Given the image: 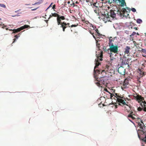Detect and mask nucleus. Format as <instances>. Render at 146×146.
<instances>
[{
    "mask_svg": "<svg viewBox=\"0 0 146 146\" xmlns=\"http://www.w3.org/2000/svg\"><path fill=\"white\" fill-rule=\"evenodd\" d=\"M115 12H116V11L111 10L109 15L107 11L103 10L102 12H100V17L99 18L102 19L105 23L107 21H111L110 17L112 18H114L116 17V13Z\"/></svg>",
    "mask_w": 146,
    "mask_h": 146,
    "instance_id": "nucleus-1",
    "label": "nucleus"
},
{
    "mask_svg": "<svg viewBox=\"0 0 146 146\" xmlns=\"http://www.w3.org/2000/svg\"><path fill=\"white\" fill-rule=\"evenodd\" d=\"M145 120L143 121V120H141V122L139 123V124H138V125L140 127V129H142L141 130L138 131V136L140 139L141 138V136L140 135V133L141 135H143L144 134L145 136L146 135V132L145 131V126L144 122H145Z\"/></svg>",
    "mask_w": 146,
    "mask_h": 146,
    "instance_id": "nucleus-2",
    "label": "nucleus"
},
{
    "mask_svg": "<svg viewBox=\"0 0 146 146\" xmlns=\"http://www.w3.org/2000/svg\"><path fill=\"white\" fill-rule=\"evenodd\" d=\"M97 59L95 60V61L96 62V66L94 68V73H95L96 71H99V70H95V69L98 67L99 66V64H100V63L99 62V59L100 60L102 61V58L103 57V52L102 51H101L100 54H99V55L97 56Z\"/></svg>",
    "mask_w": 146,
    "mask_h": 146,
    "instance_id": "nucleus-3",
    "label": "nucleus"
},
{
    "mask_svg": "<svg viewBox=\"0 0 146 146\" xmlns=\"http://www.w3.org/2000/svg\"><path fill=\"white\" fill-rule=\"evenodd\" d=\"M96 80L98 81L95 84L98 86H101L102 84H105L107 83V79L104 77H101L100 78H97Z\"/></svg>",
    "mask_w": 146,
    "mask_h": 146,
    "instance_id": "nucleus-4",
    "label": "nucleus"
},
{
    "mask_svg": "<svg viewBox=\"0 0 146 146\" xmlns=\"http://www.w3.org/2000/svg\"><path fill=\"white\" fill-rule=\"evenodd\" d=\"M109 3L111 4L113 1L114 2H116L117 5L121 7H123L125 5H126V3L125 0H108Z\"/></svg>",
    "mask_w": 146,
    "mask_h": 146,
    "instance_id": "nucleus-5",
    "label": "nucleus"
},
{
    "mask_svg": "<svg viewBox=\"0 0 146 146\" xmlns=\"http://www.w3.org/2000/svg\"><path fill=\"white\" fill-rule=\"evenodd\" d=\"M57 23L58 25H60V27L62 28L63 31H65V29L66 28V23L65 22H61V20L59 18V17L57 18Z\"/></svg>",
    "mask_w": 146,
    "mask_h": 146,
    "instance_id": "nucleus-6",
    "label": "nucleus"
},
{
    "mask_svg": "<svg viewBox=\"0 0 146 146\" xmlns=\"http://www.w3.org/2000/svg\"><path fill=\"white\" fill-rule=\"evenodd\" d=\"M110 48L109 49L111 52H113L115 53H117L118 47L117 45L115 46L113 45V44H111L109 46Z\"/></svg>",
    "mask_w": 146,
    "mask_h": 146,
    "instance_id": "nucleus-7",
    "label": "nucleus"
},
{
    "mask_svg": "<svg viewBox=\"0 0 146 146\" xmlns=\"http://www.w3.org/2000/svg\"><path fill=\"white\" fill-rule=\"evenodd\" d=\"M133 97L134 98L136 99V100L140 104L142 101H143L144 100V98L139 94L137 95L136 96H134Z\"/></svg>",
    "mask_w": 146,
    "mask_h": 146,
    "instance_id": "nucleus-8",
    "label": "nucleus"
},
{
    "mask_svg": "<svg viewBox=\"0 0 146 146\" xmlns=\"http://www.w3.org/2000/svg\"><path fill=\"white\" fill-rule=\"evenodd\" d=\"M126 58H125L123 57L122 58H120V61L121 62V65H125L128 64L127 62H128L127 60H126Z\"/></svg>",
    "mask_w": 146,
    "mask_h": 146,
    "instance_id": "nucleus-9",
    "label": "nucleus"
},
{
    "mask_svg": "<svg viewBox=\"0 0 146 146\" xmlns=\"http://www.w3.org/2000/svg\"><path fill=\"white\" fill-rule=\"evenodd\" d=\"M131 49L130 47L128 46H126L124 49V53L125 54H127V56H129L130 54V51Z\"/></svg>",
    "mask_w": 146,
    "mask_h": 146,
    "instance_id": "nucleus-10",
    "label": "nucleus"
},
{
    "mask_svg": "<svg viewBox=\"0 0 146 146\" xmlns=\"http://www.w3.org/2000/svg\"><path fill=\"white\" fill-rule=\"evenodd\" d=\"M138 72L140 74L141 77L145 76L146 74V72L143 71V69L142 67L141 69H138Z\"/></svg>",
    "mask_w": 146,
    "mask_h": 146,
    "instance_id": "nucleus-11",
    "label": "nucleus"
},
{
    "mask_svg": "<svg viewBox=\"0 0 146 146\" xmlns=\"http://www.w3.org/2000/svg\"><path fill=\"white\" fill-rule=\"evenodd\" d=\"M118 72L122 75H124L125 74V69L122 66L120 67L118 69Z\"/></svg>",
    "mask_w": 146,
    "mask_h": 146,
    "instance_id": "nucleus-12",
    "label": "nucleus"
},
{
    "mask_svg": "<svg viewBox=\"0 0 146 146\" xmlns=\"http://www.w3.org/2000/svg\"><path fill=\"white\" fill-rule=\"evenodd\" d=\"M141 106L143 108V111H146V102L144 100L142 101L140 104Z\"/></svg>",
    "mask_w": 146,
    "mask_h": 146,
    "instance_id": "nucleus-13",
    "label": "nucleus"
},
{
    "mask_svg": "<svg viewBox=\"0 0 146 146\" xmlns=\"http://www.w3.org/2000/svg\"><path fill=\"white\" fill-rule=\"evenodd\" d=\"M125 111L127 112L128 113L131 112V107L130 106L126 104L125 105Z\"/></svg>",
    "mask_w": 146,
    "mask_h": 146,
    "instance_id": "nucleus-14",
    "label": "nucleus"
},
{
    "mask_svg": "<svg viewBox=\"0 0 146 146\" xmlns=\"http://www.w3.org/2000/svg\"><path fill=\"white\" fill-rule=\"evenodd\" d=\"M122 98H117V101L118 102L124 105L126 104V103L124 100L122 99Z\"/></svg>",
    "mask_w": 146,
    "mask_h": 146,
    "instance_id": "nucleus-15",
    "label": "nucleus"
},
{
    "mask_svg": "<svg viewBox=\"0 0 146 146\" xmlns=\"http://www.w3.org/2000/svg\"><path fill=\"white\" fill-rule=\"evenodd\" d=\"M129 84V82L128 80L125 79L123 83V87L125 88Z\"/></svg>",
    "mask_w": 146,
    "mask_h": 146,
    "instance_id": "nucleus-16",
    "label": "nucleus"
},
{
    "mask_svg": "<svg viewBox=\"0 0 146 146\" xmlns=\"http://www.w3.org/2000/svg\"><path fill=\"white\" fill-rule=\"evenodd\" d=\"M53 16L54 17H57V18L58 17H59V15L56 13H52L50 15L48 19Z\"/></svg>",
    "mask_w": 146,
    "mask_h": 146,
    "instance_id": "nucleus-17",
    "label": "nucleus"
},
{
    "mask_svg": "<svg viewBox=\"0 0 146 146\" xmlns=\"http://www.w3.org/2000/svg\"><path fill=\"white\" fill-rule=\"evenodd\" d=\"M122 13L124 14V15L127 17L129 15V14L127 13L126 9L125 8L122 9Z\"/></svg>",
    "mask_w": 146,
    "mask_h": 146,
    "instance_id": "nucleus-18",
    "label": "nucleus"
},
{
    "mask_svg": "<svg viewBox=\"0 0 146 146\" xmlns=\"http://www.w3.org/2000/svg\"><path fill=\"white\" fill-rule=\"evenodd\" d=\"M141 51L142 52V56L144 57H146V50L145 49L142 48Z\"/></svg>",
    "mask_w": 146,
    "mask_h": 146,
    "instance_id": "nucleus-19",
    "label": "nucleus"
},
{
    "mask_svg": "<svg viewBox=\"0 0 146 146\" xmlns=\"http://www.w3.org/2000/svg\"><path fill=\"white\" fill-rule=\"evenodd\" d=\"M21 30L20 28H18L17 29H13V33H17L20 31H21Z\"/></svg>",
    "mask_w": 146,
    "mask_h": 146,
    "instance_id": "nucleus-20",
    "label": "nucleus"
},
{
    "mask_svg": "<svg viewBox=\"0 0 146 146\" xmlns=\"http://www.w3.org/2000/svg\"><path fill=\"white\" fill-rule=\"evenodd\" d=\"M128 117L129 118H131L132 119L134 120L136 119V118L137 117V116L135 115V116L134 115H128Z\"/></svg>",
    "mask_w": 146,
    "mask_h": 146,
    "instance_id": "nucleus-21",
    "label": "nucleus"
},
{
    "mask_svg": "<svg viewBox=\"0 0 146 146\" xmlns=\"http://www.w3.org/2000/svg\"><path fill=\"white\" fill-rule=\"evenodd\" d=\"M29 26L28 25H24V26L21 27H20V28L21 30H23L27 28H29Z\"/></svg>",
    "mask_w": 146,
    "mask_h": 146,
    "instance_id": "nucleus-22",
    "label": "nucleus"
},
{
    "mask_svg": "<svg viewBox=\"0 0 146 146\" xmlns=\"http://www.w3.org/2000/svg\"><path fill=\"white\" fill-rule=\"evenodd\" d=\"M111 38V37H110L109 38V46L110 45V44H113V43L112 42L114 41V40L113 39H112Z\"/></svg>",
    "mask_w": 146,
    "mask_h": 146,
    "instance_id": "nucleus-23",
    "label": "nucleus"
},
{
    "mask_svg": "<svg viewBox=\"0 0 146 146\" xmlns=\"http://www.w3.org/2000/svg\"><path fill=\"white\" fill-rule=\"evenodd\" d=\"M133 43H134V45L135 46L137 47V45H141V43L140 42L138 44H137V43L135 42V41H133Z\"/></svg>",
    "mask_w": 146,
    "mask_h": 146,
    "instance_id": "nucleus-24",
    "label": "nucleus"
},
{
    "mask_svg": "<svg viewBox=\"0 0 146 146\" xmlns=\"http://www.w3.org/2000/svg\"><path fill=\"white\" fill-rule=\"evenodd\" d=\"M142 22V20L140 19H138L137 20V22L139 24L141 23Z\"/></svg>",
    "mask_w": 146,
    "mask_h": 146,
    "instance_id": "nucleus-25",
    "label": "nucleus"
},
{
    "mask_svg": "<svg viewBox=\"0 0 146 146\" xmlns=\"http://www.w3.org/2000/svg\"><path fill=\"white\" fill-rule=\"evenodd\" d=\"M117 94H118L117 93L115 94V97L117 99V98H123V97H121V96L118 95Z\"/></svg>",
    "mask_w": 146,
    "mask_h": 146,
    "instance_id": "nucleus-26",
    "label": "nucleus"
},
{
    "mask_svg": "<svg viewBox=\"0 0 146 146\" xmlns=\"http://www.w3.org/2000/svg\"><path fill=\"white\" fill-rule=\"evenodd\" d=\"M137 123L138 124H139V123H140V122H139L140 121V120H141L139 118H136V119H135Z\"/></svg>",
    "mask_w": 146,
    "mask_h": 146,
    "instance_id": "nucleus-27",
    "label": "nucleus"
},
{
    "mask_svg": "<svg viewBox=\"0 0 146 146\" xmlns=\"http://www.w3.org/2000/svg\"><path fill=\"white\" fill-rule=\"evenodd\" d=\"M82 21L84 23H85L87 24L90 23L88 21H85V20H82Z\"/></svg>",
    "mask_w": 146,
    "mask_h": 146,
    "instance_id": "nucleus-28",
    "label": "nucleus"
},
{
    "mask_svg": "<svg viewBox=\"0 0 146 146\" xmlns=\"http://www.w3.org/2000/svg\"><path fill=\"white\" fill-rule=\"evenodd\" d=\"M59 17L61 20H64L65 19V18L63 16H60L59 15Z\"/></svg>",
    "mask_w": 146,
    "mask_h": 146,
    "instance_id": "nucleus-29",
    "label": "nucleus"
},
{
    "mask_svg": "<svg viewBox=\"0 0 146 146\" xmlns=\"http://www.w3.org/2000/svg\"><path fill=\"white\" fill-rule=\"evenodd\" d=\"M116 12H117V14L118 15H119L121 16V11H119V10H118L117 11H116Z\"/></svg>",
    "mask_w": 146,
    "mask_h": 146,
    "instance_id": "nucleus-30",
    "label": "nucleus"
},
{
    "mask_svg": "<svg viewBox=\"0 0 146 146\" xmlns=\"http://www.w3.org/2000/svg\"><path fill=\"white\" fill-rule=\"evenodd\" d=\"M143 107H142V108L139 107L137 108V110L139 111H141L142 110H143Z\"/></svg>",
    "mask_w": 146,
    "mask_h": 146,
    "instance_id": "nucleus-31",
    "label": "nucleus"
},
{
    "mask_svg": "<svg viewBox=\"0 0 146 146\" xmlns=\"http://www.w3.org/2000/svg\"><path fill=\"white\" fill-rule=\"evenodd\" d=\"M110 94V98L111 99H112L113 98H114V97H113V96L115 97V95L114 94H113L111 93Z\"/></svg>",
    "mask_w": 146,
    "mask_h": 146,
    "instance_id": "nucleus-32",
    "label": "nucleus"
},
{
    "mask_svg": "<svg viewBox=\"0 0 146 146\" xmlns=\"http://www.w3.org/2000/svg\"><path fill=\"white\" fill-rule=\"evenodd\" d=\"M41 3V2H36L34 4H32V5H35L36 4H38V5H39L40 4V3Z\"/></svg>",
    "mask_w": 146,
    "mask_h": 146,
    "instance_id": "nucleus-33",
    "label": "nucleus"
},
{
    "mask_svg": "<svg viewBox=\"0 0 146 146\" xmlns=\"http://www.w3.org/2000/svg\"><path fill=\"white\" fill-rule=\"evenodd\" d=\"M0 6L3 7L5 8L6 7V6L3 4H0Z\"/></svg>",
    "mask_w": 146,
    "mask_h": 146,
    "instance_id": "nucleus-34",
    "label": "nucleus"
},
{
    "mask_svg": "<svg viewBox=\"0 0 146 146\" xmlns=\"http://www.w3.org/2000/svg\"><path fill=\"white\" fill-rule=\"evenodd\" d=\"M20 36V34H18V35H15V36L16 39H17Z\"/></svg>",
    "mask_w": 146,
    "mask_h": 146,
    "instance_id": "nucleus-35",
    "label": "nucleus"
},
{
    "mask_svg": "<svg viewBox=\"0 0 146 146\" xmlns=\"http://www.w3.org/2000/svg\"><path fill=\"white\" fill-rule=\"evenodd\" d=\"M130 112V113L129 115H134L135 116V115L134 114V113L133 112L131 111V112Z\"/></svg>",
    "mask_w": 146,
    "mask_h": 146,
    "instance_id": "nucleus-36",
    "label": "nucleus"
},
{
    "mask_svg": "<svg viewBox=\"0 0 146 146\" xmlns=\"http://www.w3.org/2000/svg\"><path fill=\"white\" fill-rule=\"evenodd\" d=\"M95 31H96V33L98 35H99L100 33H99V31L98 29H96V30H95Z\"/></svg>",
    "mask_w": 146,
    "mask_h": 146,
    "instance_id": "nucleus-37",
    "label": "nucleus"
},
{
    "mask_svg": "<svg viewBox=\"0 0 146 146\" xmlns=\"http://www.w3.org/2000/svg\"><path fill=\"white\" fill-rule=\"evenodd\" d=\"M131 10L133 12H135L136 11V10L134 8H132L131 9Z\"/></svg>",
    "mask_w": 146,
    "mask_h": 146,
    "instance_id": "nucleus-38",
    "label": "nucleus"
},
{
    "mask_svg": "<svg viewBox=\"0 0 146 146\" xmlns=\"http://www.w3.org/2000/svg\"><path fill=\"white\" fill-rule=\"evenodd\" d=\"M78 25V24L77 25H72L70 27H76Z\"/></svg>",
    "mask_w": 146,
    "mask_h": 146,
    "instance_id": "nucleus-39",
    "label": "nucleus"
},
{
    "mask_svg": "<svg viewBox=\"0 0 146 146\" xmlns=\"http://www.w3.org/2000/svg\"><path fill=\"white\" fill-rule=\"evenodd\" d=\"M104 90L105 91H106V92H108V93H109L110 94H111V93L109 92L108 90L106 88L104 89Z\"/></svg>",
    "mask_w": 146,
    "mask_h": 146,
    "instance_id": "nucleus-40",
    "label": "nucleus"
},
{
    "mask_svg": "<svg viewBox=\"0 0 146 146\" xmlns=\"http://www.w3.org/2000/svg\"><path fill=\"white\" fill-rule=\"evenodd\" d=\"M2 28L4 29V27H6V25H4V24H3L2 25Z\"/></svg>",
    "mask_w": 146,
    "mask_h": 146,
    "instance_id": "nucleus-41",
    "label": "nucleus"
},
{
    "mask_svg": "<svg viewBox=\"0 0 146 146\" xmlns=\"http://www.w3.org/2000/svg\"><path fill=\"white\" fill-rule=\"evenodd\" d=\"M38 8V7H37V8H35V9H31V11H35V10H36V9H37Z\"/></svg>",
    "mask_w": 146,
    "mask_h": 146,
    "instance_id": "nucleus-42",
    "label": "nucleus"
},
{
    "mask_svg": "<svg viewBox=\"0 0 146 146\" xmlns=\"http://www.w3.org/2000/svg\"><path fill=\"white\" fill-rule=\"evenodd\" d=\"M55 7H56L55 5H54L53 6V7H52V9H54L55 8Z\"/></svg>",
    "mask_w": 146,
    "mask_h": 146,
    "instance_id": "nucleus-43",
    "label": "nucleus"
},
{
    "mask_svg": "<svg viewBox=\"0 0 146 146\" xmlns=\"http://www.w3.org/2000/svg\"><path fill=\"white\" fill-rule=\"evenodd\" d=\"M90 33L92 35H93V34H94V33L92 32L91 31H90Z\"/></svg>",
    "mask_w": 146,
    "mask_h": 146,
    "instance_id": "nucleus-44",
    "label": "nucleus"
},
{
    "mask_svg": "<svg viewBox=\"0 0 146 146\" xmlns=\"http://www.w3.org/2000/svg\"><path fill=\"white\" fill-rule=\"evenodd\" d=\"M126 9L127 10H129V11H130V9L129 8H128V7H126Z\"/></svg>",
    "mask_w": 146,
    "mask_h": 146,
    "instance_id": "nucleus-45",
    "label": "nucleus"
},
{
    "mask_svg": "<svg viewBox=\"0 0 146 146\" xmlns=\"http://www.w3.org/2000/svg\"><path fill=\"white\" fill-rule=\"evenodd\" d=\"M66 28L68 27V26H67V25H69L70 24L69 23H66Z\"/></svg>",
    "mask_w": 146,
    "mask_h": 146,
    "instance_id": "nucleus-46",
    "label": "nucleus"
},
{
    "mask_svg": "<svg viewBox=\"0 0 146 146\" xmlns=\"http://www.w3.org/2000/svg\"><path fill=\"white\" fill-rule=\"evenodd\" d=\"M136 33L135 32H133L132 34V35H133L134 34H135Z\"/></svg>",
    "mask_w": 146,
    "mask_h": 146,
    "instance_id": "nucleus-47",
    "label": "nucleus"
},
{
    "mask_svg": "<svg viewBox=\"0 0 146 146\" xmlns=\"http://www.w3.org/2000/svg\"><path fill=\"white\" fill-rule=\"evenodd\" d=\"M13 40H14V41H13V43H14L15 42V41H16V39L15 38V39H13Z\"/></svg>",
    "mask_w": 146,
    "mask_h": 146,
    "instance_id": "nucleus-48",
    "label": "nucleus"
},
{
    "mask_svg": "<svg viewBox=\"0 0 146 146\" xmlns=\"http://www.w3.org/2000/svg\"><path fill=\"white\" fill-rule=\"evenodd\" d=\"M93 35V37L94 38H95V39H96V37H95V36L94 35V34H93V35Z\"/></svg>",
    "mask_w": 146,
    "mask_h": 146,
    "instance_id": "nucleus-49",
    "label": "nucleus"
},
{
    "mask_svg": "<svg viewBox=\"0 0 146 146\" xmlns=\"http://www.w3.org/2000/svg\"><path fill=\"white\" fill-rule=\"evenodd\" d=\"M19 16V15H15L12 16V17H15L16 16Z\"/></svg>",
    "mask_w": 146,
    "mask_h": 146,
    "instance_id": "nucleus-50",
    "label": "nucleus"
},
{
    "mask_svg": "<svg viewBox=\"0 0 146 146\" xmlns=\"http://www.w3.org/2000/svg\"><path fill=\"white\" fill-rule=\"evenodd\" d=\"M52 3L49 6V7H51V5H52Z\"/></svg>",
    "mask_w": 146,
    "mask_h": 146,
    "instance_id": "nucleus-51",
    "label": "nucleus"
},
{
    "mask_svg": "<svg viewBox=\"0 0 146 146\" xmlns=\"http://www.w3.org/2000/svg\"><path fill=\"white\" fill-rule=\"evenodd\" d=\"M103 49L104 50H105V49H106V47H105V46L104 47H103Z\"/></svg>",
    "mask_w": 146,
    "mask_h": 146,
    "instance_id": "nucleus-52",
    "label": "nucleus"
},
{
    "mask_svg": "<svg viewBox=\"0 0 146 146\" xmlns=\"http://www.w3.org/2000/svg\"><path fill=\"white\" fill-rule=\"evenodd\" d=\"M96 43H97V46H98V45H99V44H98L97 42H96Z\"/></svg>",
    "mask_w": 146,
    "mask_h": 146,
    "instance_id": "nucleus-53",
    "label": "nucleus"
},
{
    "mask_svg": "<svg viewBox=\"0 0 146 146\" xmlns=\"http://www.w3.org/2000/svg\"><path fill=\"white\" fill-rule=\"evenodd\" d=\"M134 29H135L136 30H137V27H135V28H134Z\"/></svg>",
    "mask_w": 146,
    "mask_h": 146,
    "instance_id": "nucleus-54",
    "label": "nucleus"
},
{
    "mask_svg": "<svg viewBox=\"0 0 146 146\" xmlns=\"http://www.w3.org/2000/svg\"><path fill=\"white\" fill-rule=\"evenodd\" d=\"M105 72V70H102V73L103 72Z\"/></svg>",
    "mask_w": 146,
    "mask_h": 146,
    "instance_id": "nucleus-55",
    "label": "nucleus"
},
{
    "mask_svg": "<svg viewBox=\"0 0 146 146\" xmlns=\"http://www.w3.org/2000/svg\"><path fill=\"white\" fill-rule=\"evenodd\" d=\"M115 90H113V92L112 93H115Z\"/></svg>",
    "mask_w": 146,
    "mask_h": 146,
    "instance_id": "nucleus-56",
    "label": "nucleus"
},
{
    "mask_svg": "<svg viewBox=\"0 0 146 146\" xmlns=\"http://www.w3.org/2000/svg\"><path fill=\"white\" fill-rule=\"evenodd\" d=\"M49 7H48L46 9V11H47V9H49Z\"/></svg>",
    "mask_w": 146,
    "mask_h": 146,
    "instance_id": "nucleus-57",
    "label": "nucleus"
},
{
    "mask_svg": "<svg viewBox=\"0 0 146 146\" xmlns=\"http://www.w3.org/2000/svg\"><path fill=\"white\" fill-rule=\"evenodd\" d=\"M49 7H48L46 9V11H47V9H49Z\"/></svg>",
    "mask_w": 146,
    "mask_h": 146,
    "instance_id": "nucleus-58",
    "label": "nucleus"
},
{
    "mask_svg": "<svg viewBox=\"0 0 146 146\" xmlns=\"http://www.w3.org/2000/svg\"><path fill=\"white\" fill-rule=\"evenodd\" d=\"M68 4H69L70 3V1H69L68 2Z\"/></svg>",
    "mask_w": 146,
    "mask_h": 146,
    "instance_id": "nucleus-59",
    "label": "nucleus"
},
{
    "mask_svg": "<svg viewBox=\"0 0 146 146\" xmlns=\"http://www.w3.org/2000/svg\"><path fill=\"white\" fill-rule=\"evenodd\" d=\"M94 11L96 13H97V12H96V11H96V10H94Z\"/></svg>",
    "mask_w": 146,
    "mask_h": 146,
    "instance_id": "nucleus-60",
    "label": "nucleus"
},
{
    "mask_svg": "<svg viewBox=\"0 0 146 146\" xmlns=\"http://www.w3.org/2000/svg\"><path fill=\"white\" fill-rule=\"evenodd\" d=\"M6 30H8V28H6Z\"/></svg>",
    "mask_w": 146,
    "mask_h": 146,
    "instance_id": "nucleus-61",
    "label": "nucleus"
},
{
    "mask_svg": "<svg viewBox=\"0 0 146 146\" xmlns=\"http://www.w3.org/2000/svg\"><path fill=\"white\" fill-rule=\"evenodd\" d=\"M137 35H139V34H138V33H137Z\"/></svg>",
    "mask_w": 146,
    "mask_h": 146,
    "instance_id": "nucleus-62",
    "label": "nucleus"
},
{
    "mask_svg": "<svg viewBox=\"0 0 146 146\" xmlns=\"http://www.w3.org/2000/svg\"><path fill=\"white\" fill-rule=\"evenodd\" d=\"M9 30L10 31H13V30H12V29H10Z\"/></svg>",
    "mask_w": 146,
    "mask_h": 146,
    "instance_id": "nucleus-63",
    "label": "nucleus"
},
{
    "mask_svg": "<svg viewBox=\"0 0 146 146\" xmlns=\"http://www.w3.org/2000/svg\"><path fill=\"white\" fill-rule=\"evenodd\" d=\"M129 120L131 122H132V121L129 119Z\"/></svg>",
    "mask_w": 146,
    "mask_h": 146,
    "instance_id": "nucleus-64",
    "label": "nucleus"
}]
</instances>
